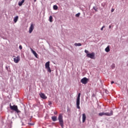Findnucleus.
<instances>
[{"label": "nucleus", "mask_w": 128, "mask_h": 128, "mask_svg": "<svg viewBox=\"0 0 128 128\" xmlns=\"http://www.w3.org/2000/svg\"><path fill=\"white\" fill-rule=\"evenodd\" d=\"M58 120L59 121V123L62 128H64V119L62 116V114H60L58 117Z\"/></svg>", "instance_id": "obj_2"}, {"label": "nucleus", "mask_w": 128, "mask_h": 128, "mask_svg": "<svg viewBox=\"0 0 128 128\" xmlns=\"http://www.w3.org/2000/svg\"><path fill=\"white\" fill-rule=\"evenodd\" d=\"M34 2H36V0H34Z\"/></svg>", "instance_id": "obj_33"}, {"label": "nucleus", "mask_w": 128, "mask_h": 128, "mask_svg": "<svg viewBox=\"0 0 128 128\" xmlns=\"http://www.w3.org/2000/svg\"><path fill=\"white\" fill-rule=\"evenodd\" d=\"M34 24H31L29 28L30 34H32V30H34Z\"/></svg>", "instance_id": "obj_8"}, {"label": "nucleus", "mask_w": 128, "mask_h": 128, "mask_svg": "<svg viewBox=\"0 0 128 128\" xmlns=\"http://www.w3.org/2000/svg\"><path fill=\"white\" fill-rule=\"evenodd\" d=\"M18 20V16H16L14 18V22L16 24Z\"/></svg>", "instance_id": "obj_14"}, {"label": "nucleus", "mask_w": 128, "mask_h": 128, "mask_svg": "<svg viewBox=\"0 0 128 128\" xmlns=\"http://www.w3.org/2000/svg\"><path fill=\"white\" fill-rule=\"evenodd\" d=\"M82 122H86V116L85 114H82Z\"/></svg>", "instance_id": "obj_12"}, {"label": "nucleus", "mask_w": 128, "mask_h": 128, "mask_svg": "<svg viewBox=\"0 0 128 128\" xmlns=\"http://www.w3.org/2000/svg\"><path fill=\"white\" fill-rule=\"evenodd\" d=\"M52 120L53 122H56V120H58V118L56 116H52Z\"/></svg>", "instance_id": "obj_13"}, {"label": "nucleus", "mask_w": 128, "mask_h": 128, "mask_svg": "<svg viewBox=\"0 0 128 128\" xmlns=\"http://www.w3.org/2000/svg\"><path fill=\"white\" fill-rule=\"evenodd\" d=\"M112 114H114V112L112 110H111L110 113L102 112H100L98 114L99 116H112Z\"/></svg>", "instance_id": "obj_1"}, {"label": "nucleus", "mask_w": 128, "mask_h": 128, "mask_svg": "<svg viewBox=\"0 0 128 128\" xmlns=\"http://www.w3.org/2000/svg\"><path fill=\"white\" fill-rule=\"evenodd\" d=\"M24 0H22V1L19 2H18V6H22V4H24Z\"/></svg>", "instance_id": "obj_15"}, {"label": "nucleus", "mask_w": 128, "mask_h": 128, "mask_svg": "<svg viewBox=\"0 0 128 128\" xmlns=\"http://www.w3.org/2000/svg\"><path fill=\"white\" fill-rule=\"evenodd\" d=\"M14 62H16V64H18L20 60V57L18 56L16 57L14 56Z\"/></svg>", "instance_id": "obj_6"}, {"label": "nucleus", "mask_w": 128, "mask_h": 128, "mask_svg": "<svg viewBox=\"0 0 128 128\" xmlns=\"http://www.w3.org/2000/svg\"><path fill=\"white\" fill-rule=\"evenodd\" d=\"M80 93H78V96L77 97V99L78 100H80Z\"/></svg>", "instance_id": "obj_21"}, {"label": "nucleus", "mask_w": 128, "mask_h": 128, "mask_svg": "<svg viewBox=\"0 0 128 128\" xmlns=\"http://www.w3.org/2000/svg\"><path fill=\"white\" fill-rule=\"evenodd\" d=\"M114 12V9L112 8V9L111 10V12Z\"/></svg>", "instance_id": "obj_27"}, {"label": "nucleus", "mask_w": 128, "mask_h": 128, "mask_svg": "<svg viewBox=\"0 0 128 128\" xmlns=\"http://www.w3.org/2000/svg\"><path fill=\"white\" fill-rule=\"evenodd\" d=\"M80 99H76V107L77 108H80Z\"/></svg>", "instance_id": "obj_11"}, {"label": "nucleus", "mask_w": 128, "mask_h": 128, "mask_svg": "<svg viewBox=\"0 0 128 128\" xmlns=\"http://www.w3.org/2000/svg\"><path fill=\"white\" fill-rule=\"evenodd\" d=\"M88 79L86 78H84L81 80L80 82L84 84H88Z\"/></svg>", "instance_id": "obj_7"}, {"label": "nucleus", "mask_w": 128, "mask_h": 128, "mask_svg": "<svg viewBox=\"0 0 128 128\" xmlns=\"http://www.w3.org/2000/svg\"><path fill=\"white\" fill-rule=\"evenodd\" d=\"M80 16V12L76 14V18H78V16Z\"/></svg>", "instance_id": "obj_22"}, {"label": "nucleus", "mask_w": 128, "mask_h": 128, "mask_svg": "<svg viewBox=\"0 0 128 128\" xmlns=\"http://www.w3.org/2000/svg\"><path fill=\"white\" fill-rule=\"evenodd\" d=\"M40 96L41 98H42L43 100H46V98H48V97L46 96V94L44 93H40Z\"/></svg>", "instance_id": "obj_9"}, {"label": "nucleus", "mask_w": 128, "mask_h": 128, "mask_svg": "<svg viewBox=\"0 0 128 128\" xmlns=\"http://www.w3.org/2000/svg\"><path fill=\"white\" fill-rule=\"evenodd\" d=\"M30 50H31L34 56H36V58H38V54H36V51H34L32 48H30Z\"/></svg>", "instance_id": "obj_10"}, {"label": "nucleus", "mask_w": 128, "mask_h": 128, "mask_svg": "<svg viewBox=\"0 0 128 128\" xmlns=\"http://www.w3.org/2000/svg\"><path fill=\"white\" fill-rule=\"evenodd\" d=\"M114 84V81H112V82H111V84Z\"/></svg>", "instance_id": "obj_30"}, {"label": "nucleus", "mask_w": 128, "mask_h": 128, "mask_svg": "<svg viewBox=\"0 0 128 128\" xmlns=\"http://www.w3.org/2000/svg\"><path fill=\"white\" fill-rule=\"evenodd\" d=\"M86 56H87V58H92V60L96 59V58H94V52L86 54Z\"/></svg>", "instance_id": "obj_5"}, {"label": "nucleus", "mask_w": 128, "mask_h": 128, "mask_svg": "<svg viewBox=\"0 0 128 128\" xmlns=\"http://www.w3.org/2000/svg\"><path fill=\"white\" fill-rule=\"evenodd\" d=\"M74 46H82V44L80 43H75Z\"/></svg>", "instance_id": "obj_17"}, {"label": "nucleus", "mask_w": 128, "mask_h": 128, "mask_svg": "<svg viewBox=\"0 0 128 128\" xmlns=\"http://www.w3.org/2000/svg\"><path fill=\"white\" fill-rule=\"evenodd\" d=\"M106 28V26H103L102 27L100 28V30H104V28Z\"/></svg>", "instance_id": "obj_23"}, {"label": "nucleus", "mask_w": 128, "mask_h": 128, "mask_svg": "<svg viewBox=\"0 0 128 128\" xmlns=\"http://www.w3.org/2000/svg\"><path fill=\"white\" fill-rule=\"evenodd\" d=\"M110 46H108L106 48H105V51L106 52H110Z\"/></svg>", "instance_id": "obj_16"}, {"label": "nucleus", "mask_w": 128, "mask_h": 128, "mask_svg": "<svg viewBox=\"0 0 128 128\" xmlns=\"http://www.w3.org/2000/svg\"><path fill=\"white\" fill-rule=\"evenodd\" d=\"M93 8L94 10H95V11L98 12V8H96L95 7H94Z\"/></svg>", "instance_id": "obj_24"}, {"label": "nucleus", "mask_w": 128, "mask_h": 128, "mask_svg": "<svg viewBox=\"0 0 128 128\" xmlns=\"http://www.w3.org/2000/svg\"><path fill=\"white\" fill-rule=\"evenodd\" d=\"M53 8H54V10H58V7L57 6L54 5L53 6Z\"/></svg>", "instance_id": "obj_18"}, {"label": "nucleus", "mask_w": 128, "mask_h": 128, "mask_svg": "<svg viewBox=\"0 0 128 128\" xmlns=\"http://www.w3.org/2000/svg\"><path fill=\"white\" fill-rule=\"evenodd\" d=\"M45 68L48 72H52V70H50V62L46 63Z\"/></svg>", "instance_id": "obj_4"}, {"label": "nucleus", "mask_w": 128, "mask_h": 128, "mask_svg": "<svg viewBox=\"0 0 128 128\" xmlns=\"http://www.w3.org/2000/svg\"><path fill=\"white\" fill-rule=\"evenodd\" d=\"M6 68H7V69H8V67H6Z\"/></svg>", "instance_id": "obj_34"}, {"label": "nucleus", "mask_w": 128, "mask_h": 128, "mask_svg": "<svg viewBox=\"0 0 128 128\" xmlns=\"http://www.w3.org/2000/svg\"><path fill=\"white\" fill-rule=\"evenodd\" d=\"M54 114H58V112H54Z\"/></svg>", "instance_id": "obj_31"}, {"label": "nucleus", "mask_w": 128, "mask_h": 128, "mask_svg": "<svg viewBox=\"0 0 128 128\" xmlns=\"http://www.w3.org/2000/svg\"><path fill=\"white\" fill-rule=\"evenodd\" d=\"M114 68H116V64H112L111 66V68L114 69Z\"/></svg>", "instance_id": "obj_20"}, {"label": "nucleus", "mask_w": 128, "mask_h": 128, "mask_svg": "<svg viewBox=\"0 0 128 128\" xmlns=\"http://www.w3.org/2000/svg\"><path fill=\"white\" fill-rule=\"evenodd\" d=\"M19 48H20V50H22V45H20V46H19Z\"/></svg>", "instance_id": "obj_25"}, {"label": "nucleus", "mask_w": 128, "mask_h": 128, "mask_svg": "<svg viewBox=\"0 0 128 128\" xmlns=\"http://www.w3.org/2000/svg\"><path fill=\"white\" fill-rule=\"evenodd\" d=\"M48 104H49V106H50L52 104V102L49 101L48 102Z\"/></svg>", "instance_id": "obj_28"}, {"label": "nucleus", "mask_w": 128, "mask_h": 128, "mask_svg": "<svg viewBox=\"0 0 128 128\" xmlns=\"http://www.w3.org/2000/svg\"><path fill=\"white\" fill-rule=\"evenodd\" d=\"M112 28V25H110L109 26V28Z\"/></svg>", "instance_id": "obj_32"}, {"label": "nucleus", "mask_w": 128, "mask_h": 128, "mask_svg": "<svg viewBox=\"0 0 128 128\" xmlns=\"http://www.w3.org/2000/svg\"><path fill=\"white\" fill-rule=\"evenodd\" d=\"M28 124H30V126H34V124L32 123H28Z\"/></svg>", "instance_id": "obj_29"}, {"label": "nucleus", "mask_w": 128, "mask_h": 128, "mask_svg": "<svg viewBox=\"0 0 128 128\" xmlns=\"http://www.w3.org/2000/svg\"><path fill=\"white\" fill-rule=\"evenodd\" d=\"M84 52H86V54H88V50H85Z\"/></svg>", "instance_id": "obj_26"}, {"label": "nucleus", "mask_w": 128, "mask_h": 128, "mask_svg": "<svg viewBox=\"0 0 128 128\" xmlns=\"http://www.w3.org/2000/svg\"><path fill=\"white\" fill-rule=\"evenodd\" d=\"M10 108L12 110H14L16 112H20V111L18 108V106L16 105L12 106V104H10Z\"/></svg>", "instance_id": "obj_3"}, {"label": "nucleus", "mask_w": 128, "mask_h": 128, "mask_svg": "<svg viewBox=\"0 0 128 128\" xmlns=\"http://www.w3.org/2000/svg\"><path fill=\"white\" fill-rule=\"evenodd\" d=\"M49 20L50 22H52V16H50L49 18Z\"/></svg>", "instance_id": "obj_19"}]
</instances>
